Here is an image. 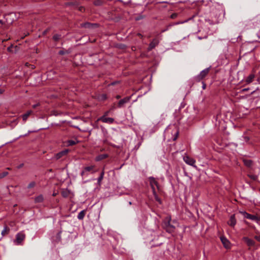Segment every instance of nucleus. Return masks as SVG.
Masks as SVG:
<instances>
[{
    "label": "nucleus",
    "mask_w": 260,
    "mask_h": 260,
    "mask_svg": "<svg viewBox=\"0 0 260 260\" xmlns=\"http://www.w3.org/2000/svg\"><path fill=\"white\" fill-rule=\"evenodd\" d=\"M171 217L168 216L165 218L162 222V227L169 233H173L175 232V226L171 224Z\"/></svg>",
    "instance_id": "1"
},
{
    "label": "nucleus",
    "mask_w": 260,
    "mask_h": 260,
    "mask_svg": "<svg viewBox=\"0 0 260 260\" xmlns=\"http://www.w3.org/2000/svg\"><path fill=\"white\" fill-rule=\"evenodd\" d=\"M211 67L202 71L200 73L195 77L194 79L197 82H200L204 79L209 74Z\"/></svg>",
    "instance_id": "2"
},
{
    "label": "nucleus",
    "mask_w": 260,
    "mask_h": 260,
    "mask_svg": "<svg viewBox=\"0 0 260 260\" xmlns=\"http://www.w3.org/2000/svg\"><path fill=\"white\" fill-rule=\"evenodd\" d=\"M241 213L243 215L244 217L250 220L255 221L257 222L260 221V217L255 215L250 214L245 211L241 212Z\"/></svg>",
    "instance_id": "3"
},
{
    "label": "nucleus",
    "mask_w": 260,
    "mask_h": 260,
    "mask_svg": "<svg viewBox=\"0 0 260 260\" xmlns=\"http://www.w3.org/2000/svg\"><path fill=\"white\" fill-rule=\"evenodd\" d=\"M148 179L150 182V185L152 189V192H154V191H156L154 186H156L158 190L159 189V185L158 184V182L156 180L155 178H154L153 177H149L148 178Z\"/></svg>",
    "instance_id": "4"
},
{
    "label": "nucleus",
    "mask_w": 260,
    "mask_h": 260,
    "mask_svg": "<svg viewBox=\"0 0 260 260\" xmlns=\"http://www.w3.org/2000/svg\"><path fill=\"white\" fill-rule=\"evenodd\" d=\"M25 238V234L23 232H19L16 235L15 242L18 245L21 244Z\"/></svg>",
    "instance_id": "5"
},
{
    "label": "nucleus",
    "mask_w": 260,
    "mask_h": 260,
    "mask_svg": "<svg viewBox=\"0 0 260 260\" xmlns=\"http://www.w3.org/2000/svg\"><path fill=\"white\" fill-rule=\"evenodd\" d=\"M159 43V40L158 38H154L151 42L149 43V46L147 48V50L150 51L154 49L156 46H157Z\"/></svg>",
    "instance_id": "6"
},
{
    "label": "nucleus",
    "mask_w": 260,
    "mask_h": 260,
    "mask_svg": "<svg viewBox=\"0 0 260 260\" xmlns=\"http://www.w3.org/2000/svg\"><path fill=\"white\" fill-rule=\"evenodd\" d=\"M242 240L246 244V245L249 247L254 246L255 245V242L252 239L249 238L247 237H243L242 238Z\"/></svg>",
    "instance_id": "7"
},
{
    "label": "nucleus",
    "mask_w": 260,
    "mask_h": 260,
    "mask_svg": "<svg viewBox=\"0 0 260 260\" xmlns=\"http://www.w3.org/2000/svg\"><path fill=\"white\" fill-rule=\"evenodd\" d=\"M184 161L188 165L195 167L196 160L188 156H185L183 157Z\"/></svg>",
    "instance_id": "8"
},
{
    "label": "nucleus",
    "mask_w": 260,
    "mask_h": 260,
    "mask_svg": "<svg viewBox=\"0 0 260 260\" xmlns=\"http://www.w3.org/2000/svg\"><path fill=\"white\" fill-rule=\"evenodd\" d=\"M130 100L131 96H126L120 100L118 103L117 107L118 108L123 107L125 104L127 103L128 102H129Z\"/></svg>",
    "instance_id": "9"
},
{
    "label": "nucleus",
    "mask_w": 260,
    "mask_h": 260,
    "mask_svg": "<svg viewBox=\"0 0 260 260\" xmlns=\"http://www.w3.org/2000/svg\"><path fill=\"white\" fill-rule=\"evenodd\" d=\"M98 120L101 121L104 123H110V124L113 123L114 121V118H111V117H106L105 116L101 117L100 118H99L98 119Z\"/></svg>",
    "instance_id": "10"
},
{
    "label": "nucleus",
    "mask_w": 260,
    "mask_h": 260,
    "mask_svg": "<svg viewBox=\"0 0 260 260\" xmlns=\"http://www.w3.org/2000/svg\"><path fill=\"white\" fill-rule=\"evenodd\" d=\"M220 240L223 245L225 248L228 249L230 248L231 243L230 241L225 237H220Z\"/></svg>",
    "instance_id": "11"
},
{
    "label": "nucleus",
    "mask_w": 260,
    "mask_h": 260,
    "mask_svg": "<svg viewBox=\"0 0 260 260\" xmlns=\"http://www.w3.org/2000/svg\"><path fill=\"white\" fill-rule=\"evenodd\" d=\"M11 15L10 14H5L4 15V19L6 25H9L13 23V19L11 18Z\"/></svg>",
    "instance_id": "12"
},
{
    "label": "nucleus",
    "mask_w": 260,
    "mask_h": 260,
    "mask_svg": "<svg viewBox=\"0 0 260 260\" xmlns=\"http://www.w3.org/2000/svg\"><path fill=\"white\" fill-rule=\"evenodd\" d=\"M93 25H96V27H98V24L97 23H91L90 22H85L83 23L80 24L81 27L87 28H93Z\"/></svg>",
    "instance_id": "13"
},
{
    "label": "nucleus",
    "mask_w": 260,
    "mask_h": 260,
    "mask_svg": "<svg viewBox=\"0 0 260 260\" xmlns=\"http://www.w3.org/2000/svg\"><path fill=\"white\" fill-rule=\"evenodd\" d=\"M237 221L235 218V215L233 214L231 216L230 220L228 222V224L234 227L236 224Z\"/></svg>",
    "instance_id": "14"
},
{
    "label": "nucleus",
    "mask_w": 260,
    "mask_h": 260,
    "mask_svg": "<svg viewBox=\"0 0 260 260\" xmlns=\"http://www.w3.org/2000/svg\"><path fill=\"white\" fill-rule=\"evenodd\" d=\"M69 152L68 149H65L64 150H62L57 154H55V157L56 159H59L60 158H61L62 156L66 155L67 154V153Z\"/></svg>",
    "instance_id": "15"
},
{
    "label": "nucleus",
    "mask_w": 260,
    "mask_h": 260,
    "mask_svg": "<svg viewBox=\"0 0 260 260\" xmlns=\"http://www.w3.org/2000/svg\"><path fill=\"white\" fill-rule=\"evenodd\" d=\"M71 191L68 189H62L61 191V196L65 198L68 197Z\"/></svg>",
    "instance_id": "16"
},
{
    "label": "nucleus",
    "mask_w": 260,
    "mask_h": 260,
    "mask_svg": "<svg viewBox=\"0 0 260 260\" xmlns=\"http://www.w3.org/2000/svg\"><path fill=\"white\" fill-rule=\"evenodd\" d=\"M108 157V155L107 154H102L98 155L95 157L96 161H101L104 159H105Z\"/></svg>",
    "instance_id": "17"
},
{
    "label": "nucleus",
    "mask_w": 260,
    "mask_h": 260,
    "mask_svg": "<svg viewBox=\"0 0 260 260\" xmlns=\"http://www.w3.org/2000/svg\"><path fill=\"white\" fill-rule=\"evenodd\" d=\"M243 161L244 165L248 168L251 167L253 164V161L250 159H243Z\"/></svg>",
    "instance_id": "18"
},
{
    "label": "nucleus",
    "mask_w": 260,
    "mask_h": 260,
    "mask_svg": "<svg viewBox=\"0 0 260 260\" xmlns=\"http://www.w3.org/2000/svg\"><path fill=\"white\" fill-rule=\"evenodd\" d=\"M34 201L36 203H42L44 201L43 196L42 194H40L35 198Z\"/></svg>",
    "instance_id": "19"
},
{
    "label": "nucleus",
    "mask_w": 260,
    "mask_h": 260,
    "mask_svg": "<svg viewBox=\"0 0 260 260\" xmlns=\"http://www.w3.org/2000/svg\"><path fill=\"white\" fill-rule=\"evenodd\" d=\"M32 111L29 110L27 111V112L25 113V114L22 115L21 117L22 118L23 121H24V122L26 121L28 116L32 113Z\"/></svg>",
    "instance_id": "20"
},
{
    "label": "nucleus",
    "mask_w": 260,
    "mask_h": 260,
    "mask_svg": "<svg viewBox=\"0 0 260 260\" xmlns=\"http://www.w3.org/2000/svg\"><path fill=\"white\" fill-rule=\"evenodd\" d=\"M9 232L10 228L8 226L6 225L2 231L1 234L3 236H5L7 235L9 233Z\"/></svg>",
    "instance_id": "21"
},
{
    "label": "nucleus",
    "mask_w": 260,
    "mask_h": 260,
    "mask_svg": "<svg viewBox=\"0 0 260 260\" xmlns=\"http://www.w3.org/2000/svg\"><path fill=\"white\" fill-rule=\"evenodd\" d=\"M86 212V210H82L81 211H80L78 215V216H77L79 220H82L84 218V217H85Z\"/></svg>",
    "instance_id": "22"
},
{
    "label": "nucleus",
    "mask_w": 260,
    "mask_h": 260,
    "mask_svg": "<svg viewBox=\"0 0 260 260\" xmlns=\"http://www.w3.org/2000/svg\"><path fill=\"white\" fill-rule=\"evenodd\" d=\"M104 174H105L104 170L103 169L102 170V171L101 172L100 176L98 178V184L99 185H101V182H102V180L103 179Z\"/></svg>",
    "instance_id": "23"
},
{
    "label": "nucleus",
    "mask_w": 260,
    "mask_h": 260,
    "mask_svg": "<svg viewBox=\"0 0 260 260\" xmlns=\"http://www.w3.org/2000/svg\"><path fill=\"white\" fill-rule=\"evenodd\" d=\"M255 76L254 74H251L249 75L245 80V81L247 83H250L253 81V80Z\"/></svg>",
    "instance_id": "24"
},
{
    "label": "nucleus",
    "mask_w": 260,
    "mask_h": 260,
    "mask_svg": "<svg viewBox=\"0 0 260 260\" xmlns=\"http://www.w3.org/2000/svg\"><path fill=\"white\" fill-rule=\"evenodd\" d=\"M61 232H62V231H60L57 234L56 236V239H55V241L56 242H59L61 241Z\"/></svg>",
    "instance_id": "25"
},
{
    "label": "nucleus",
    "mask_w": 260,
    "mask_h": 260,
    "mask_svg": "<svg viewBox=\"0 0 260 260\" xmlns=\"http://www.w3.org/2000/svg\"><path fill=\"white\" fill-rule=\"evenodd\" d=\"M61 38V35L60 34H55L53 36V40L55 42H58Z\"/></svg>",
    "instance_id": "26"
},
{
    "label": "nucleus",
    "mask_w": 260,
    "mask_h": 260,
    "mask_svg": "<svg viewBox=\"0 0 260 260\" xmlns=\"http://www.w3.org/2000/svg\"><path fill=\"white\" fill-rule=\"evenodd\" d=\"M153 194L155 200L158 202L160 204H161V199L158 197V195L156 193V191H154V192H153Z\"/></svg>",
    "instance_id": "27"
},
{
    "label": "nucleus",
    "mask_w": 260,
    "mask_h": 260,
    "mask_svg": "<svg viewBox=\"0 0 260 260\" xmlns=\"http://www.w3.org/2000/svg\"><path fill=\"white\" fill-rule=\"evenodd\" d=\"M248 176L253 181H256L258 178V176L254 174H248Z\"/></svg>",
    "instance_id": "28"
},
{
    "label": "nucleus",
    "mask_w": 260,
    "mask_h": 260,
    "mask_svg": "<svg viewBox=\"0 0 260 260\" xmlns=\"http://www.w3.org/2000/svg\"><path fill=\"white\" fill-rule=\"evenodd\" d=\"M77 142L78 141H75L73 140H70L67 141V144L68 146H73L75 145Z\"/></svg>",
    "instance_id": "29"
},
{
    "label": "nucleus",
    "mask_w": 260,
    "mask_h": 260,
    "mask_svg": "<svg viewBox=\"0 0 260 260\" xmlns=\"http://www.w3.org/2000/svg\"><path fill=\"white\" fill-rule=\"evenodd\" d=\"M103 4V2L101 0H95L94 2H93V4L95 5V6H102Z\"/></svg>",
    "instance_id": "30"
},
{
    "label": "nucleus",
    "mask_w": 260,
    "mask_h": 260,
    "mask_svg": "<svg viewBox=\"0 0 260 260\" xmlns=\"http://www.w3.org/2000/svg\"><path fill=\"white\" fill-rule=\"evenodd\" d=\"M251 94H256V97H259L260 96V90L259 89H256L251 92Z\"/></svg>",
    "instance_id": "31"
},
{
    "label": "nucleus",
    "mask_w": 260,
    "mask_h": 260,
    "mask_svg": "<svg viewBox=\"0 0 260 260\" xmlns=\"http://www.w3.org/2000/svg\"><path fill=\"white\" fill-rule=\"evenodd\" d=\"M93 168H94V166H91L86 167L83 169L84 170V172H86V173L87 172H90V171H92Z\"/></svg>",
    "instance_id": "32"
},
{
    "label": "nucleus",
    "mask_w": 260,
    "mask_h": 260,
    "mask_svg": "<svg viewBox=\"0 0 260 260\" xmlns=\"http://www.w3.org/2000/svg\"><path fill=\"white\" fill-rule=\"evenodd\" d=\"M153 240H152L151 241L152 243H151V246H160L162 244V242H161V241H159L158 242H156V243H153Z\"/></svg>",
    "instance_id": "33"
},
{
    "label": "nucleus",
    "mask_w": 260,
    "mask_h": 260,
    "mask_svg": "<svg viewBox=\"0 0 260 260\" xmlns=\"http://www.w3.org/2000/svg\"><path fill=\"white\" fill-rule=\"evenodd\" d=\"M36 186V182L35 181H32L30 183H29V184L27 186V188H31L34 187Z\"/></svg>",
    "instance_id": "34"
},
{
    "label": "nucleus",
    "mask_w": 260,
    "mask_h": 260,
    "mask_svg": "<svg viewBox=\"0 0 260 260\" xmlns=\"http://www.w3.org/2000/svg\"><path fill=\"white\" fill-rule=\"evenodd\" d=\"M8 175V172H4L0 174V178H3Z\"/></svg>",
    "instance_id": "35"
},
{
    "label": "nucleus",
    "mask_w": 260,
    "mask_h": 260,
    "mask_svg": "<svg viewBox=\"0 0 260 260\" xmlns=\"http://www.w3.org/2000/svg\"><path fill=\"white\" fill-rule=\"evenodd\" d=\"M177 13H173L171 15L170 17L172 19H175V18H176L177 17Z\"/></svg>",
    "instance_id": "36"
},
{
    "label": "nucleus",
    "mask_w": 260,
    "mask_h": 260,
    "mask_svg": "<svg viewBox=\"0 0 260 260\" xmlns=\"http://www.w3.org/2000/svg\"><path fill=\"white\" fill-rule=\"evenodd\" d=\"M254 239L256 240L257 241L260 242V235H256L254 236Z\"/></svg>",
    "instance_id": "37"
},
{
    "label": "nucleus",
    "mask_w": 260,
    "mask_h": 260,
    "mask_svg": "<svg viewBox=\"0 0 260 260\" xmlns=\"http://www.w3.org/2000/svg\"><path fill=\"white\" fill-rule=\"evenodd\" d=\"M76 5V3H73V2H69L67 4V6H72V5Z\"/></svg>",
    "instance_id": "38"
},
{
    "label": "nucleus",
    "mask_w": 260,
    "mask_h": 260,
    "mask_svg": "<svg viewBox=\"0 0 260 260\" xmlns=\"http://www.w3.org/2000/svg\"><path fill=\"white\" fill-rule=\"evenodd\" d=\"M12 48H13V45H11L10 46L8 47V48H7L8 51L11 52Z\"/></svg>",
    "instance_id": "39"
},
{
    "label": "nucleus",
    "mask_w": 260,
    "mask_h": 260,
    "mask_svg": "<svg viewBox=\"0 0 260 260\" xmlns=\"http://www.w3.org/2000/svg\"><path fill=\"white\" fill-rule=\"evenodd\" d=\"M0 24H1L2 25H6L5 20L0 19Z\"/></svg>",
    "instance_id": "40"
},
{
    "label": "nucleus",
    "mask_w": 260,
    "mask_h": 260,
    "mask_svg": "<svg viewBox=\"0 0 260 260\" xmlns=\"http://www.w3.org/2000/svg\"><path fill=\"white\" fill-rule=\"evenodd\" d=\"M39 105H40V104H39V103H38V104H35V105H32V108H33L34 109H35V108H36L38 106H39Z\"/></svg>",
    "instance_id": "41"
},
{
    "label": "nucleus",
    "mask_w": 260,
    "mask_h": 260,
    "mask_svg": "<svg viewBox=\"0 0 260 260\" xmlns=\"http://www.w3.org/2000/svg\"><path fill=\"white\" fill-rule=\"evenodd\" d=\"M59 55H63L64 54V52L63 50H60L58 52Z\"/></svg>",
    "instance_id": "42"
},
{
    "label": "nucleus",
    "mask_w": 260,
    "mask_h": 260,
    "mask_svg": "<svg viewBox=\"0 0 260 260\" xmlns=\"http://www.w3.org/2000/svg\"><path fill=\"white\" fill-rule=\"evenodd\" d=\"M178 134H179V131H177L176 132V134H175L176 136H175V137L174 138V140H175L177 139V137H178Z\"/></svg>",
    "instance_id": "43"
},
{
    "label": "nucleus",
    "mask_w": 260,
    "mask_h": 260,
    "mask_svg": "<svg viewBox=\"0 0 260 260\" xmlns=\"http://www.w3.org/2000/svg\"><path fill=\"white\" fill-rule=\"evenodd\" d=\"M86 174V172H84V170L83 169L82 172L81 173V175L83 177Z\"/></svg>",
    "instance_id": "44"
},
{
    "label": "nucleus",
    "mask_w": 260,
    "mask_h": 260,
    "mask_svg": "<svg viewBox=\"0 0 260 260\" xmlns=\"http://www.w3.org/2000/svg\"><path fill=\"white\" fill-rule=\"evenodd\" d=\"M137 36H139V37H140L141 39H142L143 38V36L140 34V33H138L137 34Z\"/></svg>",
    "instance_id": "45"
},
{
    "label": "nucleus",
    "mask_w": 260,
    "mask_h": 260,
    "mask_svg": "<svg viewBox=\"0 0 260 260\" xmlns=\"http://www.w3.org/2000/svg\"><path fill=\"white\" fill-rule=\"evenodd\" d=\"M249 90V88H244L242 90V91H247Z\"/></svg>",
    "instance_id": "46"
},
{
    "label": "nucleus",
    "mask_w": 260,
    "mask_h": 260,
    "mask_svg": "<svg viewBox=\"0 0 260 260\" xmlns=\"http://www.w3.org/2000/svg\"><path fill=\"white\" fill-rule=\"evenodd\" d=\"M109 112V111H107V112H106L104 113V115H103V116L106 117V116H107V115H108Z\"/></svg>",
    "instance_id": "47"
},
{
    "label": "nucleus",
    "mask_w": 260,
    "mask_h": 260,
    "mask_svg": "<svg viewBox=\"0 0 260 260\" xmlns=\"http://www.w3.org/2000/svg\"><path fill=\"white\" fill-rule=\"evenodd\" d=\"M142 17H137V18H136V20H140V19H142Z\"/></svg>",
    "instance_id": "48"
},
{
    "label": "nucleus",
    "mask_w": 260,
    "mask_h": 260,
    "mask_svg": "<svg viewBox=\"0 0 260 260\" xmlns=\"http://www.w3.org/2000/svg\"><path fill=\"white\" fill-rule=\"evenodd\" d=\"M4 90L0 88V94L4 92Z\"/></svg>",
    "instance_id": "49"
},
{
    "label": "nucleus",
    "mask_w": 260,
    "mask_h": 260,
    "mask_svg": "<svg viewBox=\"0 0 260 260\" xmlns=\"http://www.w3.org/2000/svg\"><path fill=\"white\" fill-rule=\"evenodd\" d=\"M84 8L83 7H80L79 8V10L81 11H82V10H84Z\"/></svg>",
    "instance_id": "50"
},
{
    "label": "nucleus",
    "mask_w": 260,
    "mask_h": 260,
    "mask_svg": "<svg viewBox=\"0 0 260 260\" xmlns=\"http://www.w3.org/2000/svg\"><path fill=\"white\" fill-rule=\"evenodd\" d=\"M203 88L205 89L206 88V84L204 82H203Z\"/></svg>",
    "instance_id": "51"
},
{
    "label": "nucleus",
    "mask_w": 260,
    "mask_h": 260,
    "mask_svg": "<svg viewBox=\"0 0 260 260\" xmlns=\"http://www.w3.org/2000/svg\"><path fill=\"white\" fill-rule=\"evenodd\" d=\"M116 98L117 99H120V95H116Z\"/></svg>",
    "instance_id": "52"
},
{
    "label": "nucleus",
    "mask_w": 260,
    "mask_h": 260,
    "mask_svg": "<svg viewBox=\"0 0 260 260\" xmlns=\"http://www.w3.org/2000/svg\"><path fill=\"white\" fill-rule=\"evenodd\" d=\"M103 98L104 99H106V95H105V94H103Z\"/></svg>",
    "instance_id": "53"
},
{
    "label": "nucleus",
    "mask_w": 260,
    "mask_h": 260,
    "mask_svg": "<svg viewBox=\"0 0 260 260\" xmlns=\"http://www.w3.org/2000/svg\"><path fill=\"white\" fill-rule=\"evenodd\" d=\"M23 166V164H22L20 165V166L18 167V168H21Z\"/></svg>",
    "instance_id": "54"
},
{
    "label": "nucleus",
    "mask_w": 260,
    "mask_h": 260,
    "mask_svg": "<svg viewBox=\"0 0 260 260\" xmlns=\"http://www.w3.org/2000/svg\"><path fill=\"white\" fill-rule=\"evenodd\" d=\"M47 30H45V31L43 32L44 35L46 34L47 33Z\"/></svg>",
    "instance_id": "55"
},
{
    "label": "nucleus",
    "mask_w": 260,
    "mask_h": 260,
    "mask_svg": "<svg viewBox=\"0 0 260 260\" xmlns=\"http://www.w3.org/2000/svg\"><path fill=\"white\" fill-rule=\"evenodd\" d=\"M115 82H112V83H111V85H115Z\"/></svg>",
    "instance_id": "56"
},
{
    "label": "nucleus",
    "mask_w": 260,
    "mask_h": 260,
    "mask_svg": "<svg viewBox=\"0 0 260 260\" xmlns=\"http://www.w3.org/2000/svg\"><path fill=\"white\" fill-rule=\"evenodd\" d=\"M217 117H218V115H217L215 116V119H216V120H217Z\"/></svg>",
    "instance_id": "57"
},
{
    "label": "nucleus",
    "mask_w": 260,
    "mask_h": 260,
    "mask_svg": "<svg viewBox=\"0 0 260 260\" xmlns=\"http://www.w3.org/2000/svg\"><path fill=\"white\" fill-rule=\"evenodd\" d=\"M52 195H53V196H55L56 195V194L55 193H53Z\"/></svg>",
    "instance_id": "58"
},
{
    "label": "nucleus",
    "mask_w": 260,
    "mask_h": 260,
    "mask_svg": "<svg viewBox=\"0 0 260 260\" xmlns=\"http://www.w3.org/2000/svg\"><path fill=\"white\" fill-rule=\"evenodd\" d=\"M148 37V38H150V37H151V35H150L148 36V37Z\"/></svg>",
    "instance_id": "59"
},
{
    "label": "nucleus",
    "mask_w": 260,
    "mask_h": 260,
    "mask_svg": "<svg viewBox=\"0 0 260 260\" xmlns=\"http://www.w3.org/2000/svg\"><path fill=\"white\" fill-rule=\"evenodd\" d=\"M114 108H115L114 106H113V107L112 108V109H114Z\"/></svg>",
    "instance_id": "60"
},
{
    "label": "nucleus",
    "mask_w": 260,
    "mask_h": 260,
    "mask_svg": "<svg viewBox=\"0 0 260 260\" xmlns=\"http://www.w3.org/2000/svg\"><path fill=\"white\" fill-rule=\"evenodd\" d=\"M94 27H96V25H93V28H94Z\"/></svg>",
    "instance_id": "61"
},
{
    "label": "nucleus",
    "mask_w": 260,
    "mask_h": 260,
    "mask_svg": "<svg viewBox=\"0 0 260 260\" xmlns=\"http://www.w3.org/2000/svg\"><path fill=\"white\" fill-rule=\"evenodd\" d=\"M129 204L130 205H131V204H132V203H131V202H129Z\"/></svg>",
    "instance_id": "62"
}]
</instances>
